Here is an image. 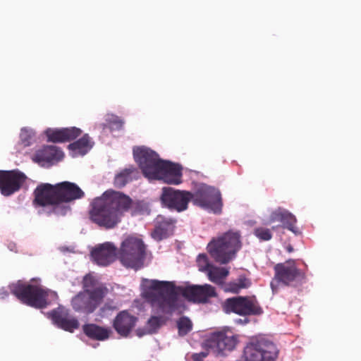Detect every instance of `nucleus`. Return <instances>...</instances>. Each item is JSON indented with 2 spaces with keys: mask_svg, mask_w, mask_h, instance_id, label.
Listing matches in <instances>:
<instances>
[{
  "mask_svg": "<svg viewBox=\"0 0 361 361\" xmlns=\"http://www.w3.org/2000/svg\"><path fill=\"white\" fill-rule=\"evenodd\" d=\"M90 255L99 266L107 267L118 258L124 267L137 269L143 264L145 246L141 239L128 236L122 242L119 251L114 243L106 242L97 245Z\"/></svg>",
  "mask_w": 361,
  "mask_h": 361,
  "instance_id": "1",
  "label": "nucleus"
},
{
  "mask_svg": "<svg viewBox=\"0 0 361 361\" xmlns=\"http://www.w3.org/2000/svg\"><path fill=\"white\" fill-rule=\"evenodd\" d=\"M131 199L121 192L114 190L105 192L92 204L91 220L101 227L110 229L121 221L124 212L131 207Z\"/></svg>",
  "mask_w": 361,
  "mask_h": 361,
  "instance_id": "2",
  "label": "nucleus"
},
{
  "mask_svg": "<svg viewBox=\"0 0 361 361\" xmlns=\"http://www.w3.org/2000/svg\"><path fill=\"white\" fill-rule=\"evenodd\" d=\"M133 155L143 175L148 179L161 180L173 185L182 183L181 168L178 164L160 159L155 152L144 147L135 148Z\"/></svg>",
  "mask_w": 361,
  "mask_h": 361,
  "instance_id": "3",
  "label": "nucleus"
},
{
  "mask_svg": "<svg viewBox=\"0 0 361 361\" xmlns=\"http://www.w3.org/2000/svg\"><path fill=\"white\" fill-rule=\"evenodd\" d=\"M35 202L39 206H50L53 213L65 215L70 210L67 204L73 200L82 198L83 191L75 183L62 182L55 185L42 184L35 191Z\"/></svg>",
  "mask_w": 361,
  "mask_h": 361,
  "instance_id": "4",
  "label": "nucleus"
},
{
  "mask_svg": "<svg viewBox=\"0 0 361 361\" xmlns=\"http://www.w3.org/2000/svg\"><path fill=\"white\" fill-rule=\"evenodd\" d=\"M142 297L150 305L154 313L169 314L179 306V300L171 283L143 279Z\"/></svg>",
  "mask_w": 361,
  "mask_h": 361,
  "instance_id": "5",
  "label": "nucleus"
},
{
  "mask_svg": "<svg viewBox=\"0 0 361 361\" xmlns=\"http://www.w3.org/2000/svg\"><path fill=\"white\" fill-rule=\"evenodd\" d=\"M11 292L23 303L36 308H43L56 301L57 294L33 279L29 283L20 281L10 286Z\"/></svg>",
  "mask_w": 361,
  "mask_h": 361,
  "instance_id": "6",
  "label": "nucleus"
},
{
  "mask_svg": "<svg viewBox=\"0 0 361 361\" xmlns=\"http://www.w3.org/2000/svg\"><path fill=\"white\" fill-rule=\"evenodd\" d=\"M82 286L84 290L72 299V307L76 312L92 313L101 304L108 290L90 274L84 276Z\"/></svg>",
  "mask_w": 361,
  "mask_h": 361,
  "instance_id": "7",
  "label": "nucleus"
},
{
  "mask_svg": "<svg viewBox=\"0 0 361 361\" xmlns=\"http://www.w3.org/2000/svg\"><path fill=\"white\" fill-rule=\"evenodd\" d=\"M241 245L240 233L228 231L212 239L207 245V251L216 262L226 264L235 258Z\"/></svg>",
  "mask_w": 361,
  "mask_h": 361,
  "instance_id": "8",
  "label": "nucleus"
},
{
  "mask_svg": "<svg viewBox=\"0 0 361 361\" xmlns=\"http://www.w3.org/2000/svg\"><path fill=\"white\" fill-rule=\"evenodd\" d=\"M238 343V337L231 331H214L206 336L202 348L206 352L191 355L192 361H203L209 353L216 355H224L227 351L233 350Z\"/></svg>",
  "mask_w": 361,
  "mask_h": 361,
  "instance_id": "9",
  "label": "nucleus"
},
{
  "mask_svg": "<svg viewBox=\"0 0 361 361\" xmlns=\"http://www.w3.org/2000/svg\"><path fill=\"white\" fill-rule=\"evenodd\" d=\"M276 345L264 337L251 340L244 350L245 361H275L278 357Z\"/></svg>",
  "mask_w": 361,
  "mask_h": 361,
  "instance_id": "10",
  "label": "nucleus"
},
{
  "mask_svg": "<svg viewBox=\"0 0 361 361\" xmlns=\"http://www.w3.org/2000/svg\"><path fill=\"white\" fill-rule=\"evenodd\" d=\"M192 203L214 213H220L221 211V194L217 189L209 185H203L192 192Z\"/></svg>",
  "mask_w": 361,
  "mask_h": 361,
  "instance_id": "11",
  "label": "nucleus"
},
{
  "mask_svg": "<svg viewBox=\"0 0 361 361\" xmlns=\"http://www.w3.org/2000/svg\"><path fill=\"white\" fill-rule=\"evenodd\" d=\"M161 200L169 209L181 212L188 209L190 201L192 202V192L166 187L163 188Z\"/></svg>",
  "mask_w": 361,
  "mask_h": 361,
  "instance_id": "12",
  "label": "nucleus"
},
{
  "mask_svg": "<svg viewBox=\"0 0 361 361\" xmlns=\"http://www.w3.org/2000/svg\"><path fill=\"white\" fill-rule=\"evenodd\" d=\"M226 313L234 312L240 315H256L262 313L256 299L249 297H235L228 298L223 304Z\"/></svg>",
  "mask_w": 361,
  "mask_h": 361,
  "instance_id": "13",
  "label": "nucleus"
},
{
  "mask_svg": "<svg viewBox=\"0 0 361 361\" xmlns=\"http://www.w3.org/2000/svg\"><path fill=\"white\" fill-rule=\"evenodd\" d=\"M274 279L284 285L289 286L304 277V272L298 267L295 260H288L274 267Z\"/></svg>",
  "mask_w": 361,
  "mask_h": 361,
  "instance_id": "14",
  "label": "nucleus"
},
{
  "mask_svg": "<svg viewBox=\"0 0 361 361\" xmlns=\"http://www.w3.org/2000/svg\"><path fill=\"white\" fill-rule=\"evenodd\" d=\"M24 174L15 171H0V190L8 196L18 191L25 181Z\"/></svg>",
  "mask_w": 361,
  "mask_h": 361,
  "instance_id": "15",
  "label": "nucleus"
},
{
  "mask_svg": "<svg viewBox=\"0 0 361 361\" xmlns=\"http://www.w3.org/2000/svg\"><path fill=\"white\" fill-rule=\"evenodd\" d=\"M183 294L189 300L197 303L209 302L216 296L215 288L209 284L188 286L183 290Z\"/></svg>",
  "mask_w": 361,
  "mask_h": 361,
  "instance_id": "16",
  "label": "nucleus"
},
{
  "mask_svg": "<svg viewBox=\"0 0 361 361\" xmlns=\"http://www.w3.org/2000/svg\"><path fill=\"white\" fill-rule=\"evenodd\" d=\"M49 314L53 322L65 331L73 332L79 328L78 320L70 314L68 310L64 307L59 306Z\"/></svg>",
  "mask_w": 361,
  "mask_h": 361,
  "instance_id": "17",
  "label": "nucleus"
},
{
  "mask_svg": "<svg viewBox=\"0 0 361 361\" xmlns=\"http://www.w3.org/2000/svg\"><path fill=\"white\" fill-rule=\"evenodd\" d=\"M63 152L56 146H45L37 150L33 156V161L44 167H49L63 158Z\"/></svg>",
  "mask_w": 361,
  "mask_h": 361,
  "instance_id": "18",
  "label": "nucleus"
},
{
  "mask_svg": "<svg viewBox=\"0 0 361 361\" xmlns=\"http://www.w3.org/2000/svg\"><path fill=\"white\" fill-rule=\"evenodd\" d=\"M137 317L124 310L119 312L114 321V328L122 336H127L135 326Z\"/></svg>",
  "mask_w": 361,
  "mask_h": 361,
  "instance_id": "19",
  "label": "nucleus"
},
{
  "mask_svg": "<svg viewBox=\"0 0 361 361\" xmlns=\"http://www.w3.org/2000/svg\"><path fill=\"white\" fill-rule=\"evenodd\" d=\"M281 222L284 226L295 235L300 233L299 228L295 226L297 219L295 216L288 210L279 207L271 214L269 223Z\"/></svg>",
  "mask_w": 361,
  "mask_h": 361,
  "instance_id": "20",
  "label": "nucleus"
},
{
  "mask_svg": "<svg viewBox=\"0 0 361 361\" xmlns=\"http://www.w3.org/2000/svg\"><path fill=\"white\" fill-rule=\"evenodd\" d=\"M82 130L75 127L62 129L49 128L45 131L48 140L54 142H68L75 140L80 136Z\"/></svg>",
  "mask_w": 361,
  "mask_h": 361,
  "instance_id": "21",
  "label": "nucleus"
},
{
  "mask_svg": "<svg viewBox=\"0 0 361 361\" xmlns=\"http://www.w3.org/2000/svg\"><path fill=\"white\" fill-rule=\"evenodd\" d=\"M175 221L159 216L156 219L155 228L152 232L154 239L160 240L170 235L174 228Z\"/></svg>",
  "mask_w": 361,
  "mask_h": 361,
  "instance_id": "22",
  "label": "nucleus"
},
{
  "mask_svg": "<svg viewBox=\"0 0 361 361\" xmlns=\"http://www.w3.org/2000/svg\"><path fill=\"white\" fill-rule=\"evenodd\" d=\"M94 142L87 134L68 145L72 157L83 156L93 147Z\"/></svg>",
  "mask_w": 361,
  "mask_h": 361,
  "instance_id": "23",
  "label": "nucleus"
},
{
  "mask_svg": "<svg viewBox=\"0 0 361 361\" xmlns=\"http://www.w3.org/2000/svg\"><path fill=\"white\" fill-rule=\"evenodd\" d=\"M165 322L166 319L163 316H152L148 319L145 329H137L136 330V335L139 337H142L146 334H154Z\"/></svg>",
  "mask_w": 361,
  "mask_h": 361,
  "instance_id": "24",
  "label": "nucleus"
},
{
  "mask_svg": "<svg viewBox=\"0 0 361 361\" xmlns=\"http://www.w3.org/2000/svg\"><path fill=\"white\" fill-rule=\"evenodd\" d=\"M83 331L88 337L99 341L107 339L111 333L109 329L101 327L93 324L84 325Z\"/></svg>",
  "mask_w": 361,
  "mask_h": 361,
  "instance_id": "25",
  "label": "nucleus"
},
{
  "mask_svg": "<svg viewBox=\"0 0 361 361\" xmlns=\"http://www.w3.org/2000/svg\"><path fill=\"white\" fill-rule=\"evenodd\" d=\"M228 270L224 267L212 266L209 269L207 274L209 279L218 285H221L228 275Z\"/></svg>",
  "mask_w": 361,
  "mask_h": 361,
  "instance_id": "26",
  "label": "nucleus"
},
{
  "mask_svg": "<svg viewBox=\"0 0 361 361\" xmlns=\"http://www.w3.org/2000/svg\"><path fill=\"white\" fill-rule=\"evenodd\" d=\"M137 173V171L133 166L126 169L116 176L114 184L118 187H123L135 178Z\"/></svg>",
  "mask_w": 361,
  "mask_h": 361,
  "instance_id": "27",
  "label": "nucleus"
},
{
  "mask_svg": "<svg viewBox=\"0 0 361 361\" xmlns=\"http://www.w3.org/2000/svg\"><path fill=\"white\" fill-rule=\"evenodd\" d=\"M177 326L179 335L183 336L192 330V324L188 318L183 317L177 322Z\"/></svg>",
  "mask_w": 361,
  "mask_h": 361,
  "instance_id": "28",
  "label": "nucleus"
},
{
  "mask_svg": "<svg viewBox=\"0 0 361 361\" xmlns=\"http://www.w3.org/2000/svg\"><path fill=\"white\" fill-rule=\"evenodd\" d=\"M20 140L25 146H28L31 144L33 137L34 133L32 130L27 128H22L20 134Z\"/></svg>",
  "mask_w": 361,
  "mask_h": 361,
  "instance_id": "29",
  "label": "nucleus"
},
{
  "mask_svg": "<svg viewBox=\"0 0 361 361\" xmlns=\"http://www.w3.org/2000/svg\"><path fill=\"white\" fill-rule=\"evenodd\" d=\"M197 266L201 271L208 272L209 269L212 267L208 261L207 257L205 254H200L197 259Z\"/></svg>",
  "mask_w": 361,
  "mask_h": 361,
  "instance_id": "30",
  "label": "nucleus"
},
{
  "mask_svg": "<svg viewBox=\"0 0 361 361\" xmlns=\"http://www.w3.org/2000/svg\"><path fill=\"white\" fill-rule=\"evenodd\" d=\"M255 235L261 240H269L272 234L269 228L259 227L255 229Z\"/></svg>",
  "mask_w": 361,
  "mask_h": 361,
  "instance_id": "31",
  "label": "nucleus"
},
{
  "mask_svg": "<svg viewBox=\"0 0 361 361\" xmlns=\"http://www.w3.org/2000/svg\"><path fill=\"white\" fill-rule=\"evenodd\" d=\"M106 121L113 130H119L123 127V121L119 117L114 115L108 116Z\"/></svg>",
  "mask_w": 361,
  "mask_h": 361,
  "instance_id": "32",
  "label": "nucleus"
},
{
  "mask_svg": "<svg viewBox=\"0 0 361 361\" xmlns=\"http://www.w3.org/2000/svg\"><path fill=\"white\" fill-rule=\"evenodd\" d=\"M240 287L238 284V283H229L225 286V290L228 292H231L233 293H237L240 290Z\"/></svg>",
  "mask_w": 361,
  "mask_h": 361,
  "instance_id": "33",
  "label": "nucleus"
},
{
  "mask_svg": "<svg viewBox=\"0 0 361 361\" xmlns=\"http://www.w3.org/2000/svg\"><path fill=\"white\" fill-rule=\"evenodd\" d=\"M237 283L241 289L247 288L250 285V280L244 276L239 277Z\"/></svg>",
  "mask_w": 361,
  "mask_h": 361,
  "instance_id": "34",
  "label": "nucleus"
},
{
  "mask_svg": "<svg viewBox=\"0 0 361 361\" xmlns=\"http://www.w3.org/2000/svg\"><path fill=\"white\" fill-rule=\"evenodd\" d=\"M8 293L3 290H0V298L4 299L5 297L8 296Z\"/></svg>",
  "mask_w": 361,
  "mask_h": 361,
  "instance_id": "35",
  "label": "nucleus"
},
{
  "mask_svg": "<svg viewBox=\"0 0 361 361\" xmlns=\"http://www.w3.org/2000/svg\"><path fill=\"white\" fill-rule=\"evenodd\" d=\"M286 250H287L288 252H293V247H292L291 245H288V246L286 247Z\"/></svg>",
  "mask_w": 361,
  "mask_h": 361,
  "instance_id": "36",
  "label": "nucleus"
}]
</instances>
